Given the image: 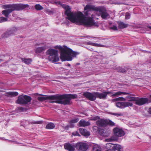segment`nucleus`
<instances>
[{
  "instance_id": "f257e3e1",
  "label": "nucleus",
  "mask_w": 151,
  "mask_h": 151,
  "mask_svg": "<svg viewBox=\"0 0 151 151\" xmlns=\"http://www.w3.org/2000/svg\"><path fill=\"white\" fill-rule=\"evenodd\" d=\"M67 14L68 17V20L73 23L80 22L84 25L90 27L96 26L97 25V23L95 22L92 18L85 17L81 12H70Z\"/></svg>"
},
{
  "instance_id": "7ed1b4c3",
  "label": "nucleus",
  "mask_w": 151,
  "mask_h": 151,
  "mask_svg": "<svg viewBox=\"0 0 151 151\" xmlns=\"http://www.w3.org/2000/svg\"><path fill=\"white\" fill-rule=\"evenodd\" d=\"M77 97L76 94H65L61 95H55V100H56L53 102L64 105L69 104L70 103L71 99H74Z\"/></svg>"
},
{
  "instance_id": "49530a36",
  "label": "nucleus",
  "mask_w": 151,
  "mask_h": 151,
  "mask_svg": "<svg viewBox=\"0 0 151 151\" xmlns=\"http://www.w3.org/2000/svg\"><path fill=\"white\" fill-rule=\"evenodd\" d=\"M43 121H34L33 123V124H41L42 123Z\"/></svg>"
},
{
  "instance_id": "a211bd4d",
  "label": "nucleus",
  "mask_w": 151,
  "mask_h": 151,
  "mask_svg": "<svg viewBox=\"0 0 151 151\" xmlns=\"http://www.w3.org/2000/svg\"><path fill=\"white\" fill-rule=\"evenodd\" d=\"M55 95L45 96H44L39 97L37 98L38 100L40 101H42L47 99L55 100Z\"/></svg>"
},
{
  "instance_id": "ddd939ff",
  "label": "nucleus",
  "mask_w": 151,
  "mask_h": 151,
  "mask_svg": "<svg viewBox=\"0 0 151 151\" xmlns=\"http://www.w3.org/2000/svg\"><path fill=\"white\" fill-rule=\"evenodd\" d=\"M148 99L147 98H139L137 97V99L135 104L139 106H141L146 103H148Z\"/></svg>"
},
{
  "instance_id": "6e6d98bb",
  "label": "nucleus",
  "mask_w": 151,
  "mask_h": 151,
  "mask_svg": "<svg viewBox=\"0 0 151 151\" xmlns=\"http://www.w3.org/2000/svg\"><path fill=\"white\" fill-rule=\"evenodd\" d=\"M80 65V63H77L76 64V65Z\"/></svg>"
},
{
  "instance_id": "58836bf2",
  "label": "nucleus",
  "mask_w": 151,
  "mask_h": 151,
  "mask_svg": "<svg viewBox=\"0 0 151 151\" xmlns=\"http://www.w3.org/2000/svg\"><path fill=\"white\" fill-rule=\"evenodd\" d=\"M110 114L115 116H116L117 117L121 116L123 115V114L121 113H115L111 112L110 113Z\"/></svg>"
},
{
  "instance_id": "3c124183",
  "label": "nucleus",
  "mask_w": 151,
  "mask_h": 151,
  "mask_svg": "<svg viewBox=\"0 0 151 151\" xmlns=\"http://www.w3.org/2000/svg\"><path fill=\"white\" fill-rule=\"evenodd\" d=\"M93 130H96L98 129V127L96 126H93Z\"/></svg>"
},
{
  "instance_id": "c756f323",
  "label": "nucleus",
  "mask_w": 151,
  "mask_h": 151,
  "mask_svg": "<svg viewBox=\"0 0 151 151\" xmlns=\"http://www.w3.org/2000/svg\"><path fill=\"white\" fill-rule=\"evenodd\" d=\"M117 137L116 136L114 135L112 136L111 137L109 138H108L106 139L107 142H112L114 141H117L118 140V139Z\"/></svg>"
},
{
  "instance_id": "aec40b11",
  "label": "nucleus",
  "mask_w": 151,
  "mask_h": 151,
  "mask_svg": "<svg viewBox=\"0 0 151 151\" xmlns=\"http://www.w3.org/2000/svg\"><path fill=\"white\" fill-rule=\"evenodd\" d=\"M96 124L100 127H105L106 125V120L100 119L97 121L96 122Z\"/></svg>"
},
{
  "instance_id": "2eb2a0df",
  "label": "nucleus",
  "mask_w": 151,
  "mask_h": 151,
  "mask_svg": "<svg viewBox=\"0 0 151 151\" xmlns=\"http://www.w3.org/2000/svg\"><path fill=\"white\" fill-rule=\"evenodd\" d=\"M110 93H112L109 91H104L101 93L96 92V98L104 99H106L107 95Z\"/></svg>"
},
{
  "instance_id": "e2e57ef3",
  "label": "nucleus",
  "mask_w": 151,
  "mask_h": 151,
  "mask_svg": "<svg viewBox=\"0 0 151 151\" xmlns=\"http://www.w3.org/2000/svg\"><path fill=\"white\" fill-rule=\"evenodd\" d=\"M149 137H150V139H151V136H150Z\"/></svg>"
},
{
  "instance_id": "37998d69",
  "label": "nucleus",
  "mask_w": 151,
  "mask_h": 151,
  "mask_svg": "<svg viewBox=\"0 0 151 151\" xmlns=\"http://www.w3.org/2000/svg\"><path fill=\"white\" fill-rule=\"evenodd\" d=\"M110 29L114 30H118L117 27L116 26H114L112 27H110Z\"/></svg>"
},
{
  "instance_id": "4d7b16f0",
  "label": "nucleus",
  "mask_w": 151,
  "mask_h": 151,
  "mask_svg": "<svg viewBox=\"0 0 151 151\" xmlns=\"http://www.w3.org/2000/svg\"><path fill=\"white\" fill-rule=\"evenodd\" d=\"M2 61H3V60L2 59H0V63L2 62Z\"/></svg>"
},
{
  "instance_id": "a19ab883",
  "label": "nucleus",
  "mask_w": 151,
  "mask_h": 151,
  "mask_svg": "<svg viewBox=\"0 0 151 151\" xmlns=\"http://www.w3.org/2000/svg\"><path fill=\"white\" fill-rule=\"evenodd\" d=\"M130 14L128 12H126L125 15V19H129L130 18Z\"/></svg>"
},
{
  "instance_id": "72a5a7b5",
  "label": "nucleus",
  "mask_w": 151,
  "mask_h": 151,
  "mask_svg": "<svg viewBox=\"0 0 151 151\" xmlns=\"http://www.w3.org/2000/svg\"><path fill=\"white\" fill-rule=\"evenodd\" d=\"M35 8L37 10H40L43 9V8L39 4H36L35 6Z\"/></svg>"
},
{
  "instance_id": "412c9836",
  "label": "nucleus",
  "mask_w": 151,
  "mask_h": 151,
  "mask_svg": "<svg viewBox=\"0 0 151 151\" xmlns=\"http://www.w3.org/2000/svg\"><path fill=\"white\" fill-rule=\"evenodd\" d=\"M79 130L81 134L85 136H88L90 135V132L85 129L80 128Z\"/></svg>"
},
{
  "instance_id": "864d4df0",
  "label": "nucleus",
  "mask_w": 151,
  "mask_h": 151,
  "mask_svg": "<svg viewBox=\"0 0 151 151\" xmlns=\"http://www.w3.org/2000/svg\"><path fill=\"white\" fill-rule=\"evenodd\" d=\"M131 97V96H128L126 97V98L127 99H130Z\"/></svg>"
},
{
  "instance_id": "0eeeda50",
  "label": "nucleus",
  "mask_w": 151,
  "mask_h": 151,
  "mask_svg": "<svg viewBox=\"0 0 151 151\" xmlns=\"http://www.w3.org/2000/svg\"><path fill=\"white\" fill-rule=\"evenodd\" d=\"M97 11L99 12L101 17L103 19H107L109 15L106 9L104 7L99 6Z\"/></svg>"
},
{
  "instance_id": "a878e982",
  "label": "nucleus",
  "mask_w": 151,
  "mask_h": 151,
  "mask_svg": "<svg viewBox=\"0 0 151 151\" xmlns=\"http://www.w3.org/2000/svg\"><path fill=\"white\" fill-rule=\"evenodd\" d=\"M118 24L119 28L122 29L125 28L129 26V24H125L123 22H118Z\"/></svg>"
},
{
  "instance_id": "0e129e2a",
  "label": "nucleus",
  "mask_w": 151,
  "mask_h": 151,
  "mask_svg": "<svg viewBox=\"0 0 151 151\" xmlns=\"http://www.w3.org/2000/svg\"><path fill=\"white\" fill-rule=\"evenodd\" d=\"M150 97L151 98V95L150 96Z\"/></svg>"
},
{
  "instance_id": "c85d7f7f",
  "label": "nucleus",
  "mask_w": 151,
  "mask_h": 151,
  "mask_svg": "<svg viewBox=\"0 0 151 151\" xmlns=\"http://www.w3.org/2000/svg\"><path fill=\"white\" fill-rule=\"evenodd\" d=\"M86 44L88 45H91L95 47H104V45L99 44L97 43H93L91 42H86Z\"/></svg>"
},
{
  "instance_id": "4468645a",
  "label": "nucleus",
  "mask_w": 151,
  "mask_h": 151,
  "mask_svg": "<svg viewBox=\"0 0 151 151\" xmlns=\"http://www.w3.org/2000/svg\"><path fill=\"white\" fill-rule=\"evenodd\" d=\"M65 148L69 151H74L76 148V143H67L65 144Z\"/></svg>"
},
{
  "instance_id": "c03bdc74",
  "label": "nucleus",
  "mask_w": 151,
  "mask_h": 151,
  "mask_svg": "<svg viewBox=\"0 0 151 151\" xmlns=\"http://www.w3.org/2000/svg\"><path fill=\"white\" fill-rule=\"evenodd\" d=\"M72 134L75 136H80L79 133L77 132H74L72 133Z\"/></svg>"
},
{
  "instance_id": "dca6fc26",
  "label": "nucleus",
  "mask_w": 151,
  "mask_h": 151,
  "mask_svg": "<svg viewBox=\"0 0 151 151\" xmlns=\"http://www.w3.org/2000/svg\"><path fill=\"white\" fill-rule=\"evenodd\" d=\"M133 104L130 102H118L116 103V106L119 108H124L129 106H132Z\"/></svg>"
},
{
  "instance_id": "393cba45",
  "label": "nucleus",
  "mask_w": 151,
  "mask_h": 151,
  "mask_svg": "<svg viewBox=\"0 0 151 151\" xmlns=\"http://www.w3.org/2000/svg\"><path fill=\"white\" fill-rule=\"evenodd\" d=\"M46 49V47L44 46L36 48L35 49V51L36 53H39L44 51Z\"/></svg>"
},
{
  "instance_id": "4c0bfd02",
  "label": "nucleus",
  "mask_w": 151,
  "mask_h": 151,
  "mask_svg": "<svg viewBox=\"0 0 151 151\" xmlns=\"http://www.w3.org/2000/svg\"><path fill=\"white\" fill-rule=\"evenodd\" d=\"M106 125L109 124L111 126H114L115 125V123L110 120H106Z\"/></svg>"
},
{
  "instance_id": "052dcab7",
  "label": "nucleus",
  "mask_w": 151,
  "mask_h": 151,
  "mask_svg": "<svg viewBox=\"0 0 151 151\" xmlns=\"http://www.w3.org/2000/svg\"><path fill=\"white\" fill-rule=\"evenodd\" d=\"M68 66H70V65L69 64L68 65Z\"/></svg>"
},
{
  "instance_id": "603ef678",
  "label": "nucleus",
  "mask_w": 151,
  "mask_h": 151,
  "mask_svg": "<svg viewBox=\"0 0 151 151\" xmlns=\"http://www.w3.org/2000/svg\"><path fill=\"white\" fill-rule=\"evenodd\" d=\"M148 112L150 114H151V108L149 109L148 110Z\"/></svg>"
},
{
  "instance_id": "9b49d317",
  "label": "nucleus",
  "mask_w": 151,
  "mask_h": 151,
  "mask_svg": "<svg viewBox=\"0 0 151 151\" xmlns=\"http://www.w3.org/2000/svg\"><path fill=\"white\" fill-rule=\"evenodd\" d=\"M56 4L57 5H59L61 6L65 10V14L67 16L66 19L68 20V17L67 15L68 14H67L68 13H69L70 12L73 13V12H71V9L70 8L69 6L68 5H66L65 4H61L60 1L56 2Z\"/></svg>"
},
{
  "instance_id": "e433bc0d",
  "label": "nucleus",
  "mask_w": 151,
  "mask_h": 151,
  "mask_svg": "<svg viewBox=\"0 0 151 151\" xmlns=\"http://www.w3.org/2000/svg\"><path fill=\"white\" fill-rule=\"evenodd\" d=\"M114 150H116L118 151H120V150L122 148V146L119 145H114Z\"/></svg>"
},
{
  "instance_id": "8fccbe9b",
  "label": "nucleus",
  "mask_w": 151,
  "mask_h": 151,
  "mask_svg": "<svg viewBox=\"0 0 151 151\" xmlns=\"http://www.w3.org/2000/svg\"><path fill=\"white\" fill-rule=\"evenodd\" d=\"M99 119V117H98V116H95V117H94L93 118V120H97V119Z\"/></svg>"
},
{
  "instance_id": "6e6552de",
  "label": "nucleus",
  "mask_w": 151,
  "mask_h": 151,
  "mask_svg": "<svg viewBox=\"0 0 151 151\" xmlns=\"http://www.w3.org/2000/svg\"><path fill=\"white\" fill-rule=\"evenodd\" d=\"M88 148V145L86 143L78 142L76 143V149L78 151H85Z\"/></svg>"
},
{
  "instance_id": "c9c22d12",
  "label": "nucleus",
  "mask_w": 151,
  "mask_h": 151,
  "mask_svg": "<svg viewBox=\"0 0 151 151\" xmlns=\"http://www.w3.org/2000/svg\"><path fill=\"white\" fill-rule=\"evenodd\" d=\"M117 70L118 72L122 73H124L126 72V70L124 68H122V67H119L117 69Z\"/></svg>"
},
{
  "instance_id": "a18cd8bd",
  "label": "nucleus",
  "mask_w": 151,
  "mask_h": 151,
  "mask_svg": "<svg viewBox=\"0 0 151 151\" xmlns=\"http://www.w3.org/2000/svg\"><path fill=\"white\" fill-rule=\"evenodd\" d=\"M45 12L47 13H50L52 12V11L48 9H45Z\"/></svg>"
},
{
  "instance_id": "9d476101",
  "label": "nucleus",
  "mask_w": 151,
  "mask_h": 151,
  "mask_svg": "<svg viewBox=\"0 0 151 151\" xmlns=\"http://www.w3.org/2000/svg\"><path fill=\"white\" fill-rule=\"evenodd\" d=\"M29 96L27 95L20 96L18 97V99L16 101L17 103L22 104L23 105L27 104L25 101L24 100V99L27 100V101L29 100Z\"/></svg>"
},
{
  "instance_id": "09e8293b",
  "label": "nucleus",
  "mask_w": 151,
  "mask_h": 151,
  "mask_svg": "<svg viewBox=\"0 0 151 151\" xmlns=\"http://www.w3.org/2000/svg\"><path fill=\"white\" fill-rule=\"evenodd\" d=\"M85 12H84V14L85 15H84L85 16H88V11L87 10L84 11Z\"/></svg>"
},
{
  "instance_id": "13d9d810",
  "label": "nucleus",
  "mask_w": 151,
  "mask_h": 151,
  "mask_svg": "<svg viewBox=\"0 0 151 151\" xmlns=\"http://www.w3.org/2000/svg\"><path fill=\"white\" fill-rule=\"evenodd\" d=\"M148 28H149V29H151V26H148Z\"/></svg>"
},
{
  "instance_id": "680f3d73",
  "label": "nucleus",
  "mask_w": 151,
  "mask_h": 151,
  "mask_svg": "<svg viewBox=\"0 0 151 151\" xmlns=\"http://www.w3.org/2000/svg\"><path fill=\"white\" fill-rule=\"evenodd\" d=\"M36 95H39L37 93H36ZM39 95H40V94H39Z\"/></svg>"
},
{
  "instance_id": "20e7f679",
  "label": "nucleus",
  "mask_w": 151,
  "mask_h": 151,
  "mask_svg": "<svg viewBox=\"0 0 151 151\" xmlns=\"http://www.w3.org/2000/svg\"><path fill=\"white\" fill-rule=\"evenodd\" d=\"M46 53L47 55H49L48 58L50 61L52 62H55L59 61V58L58 50L50 48L47 51Z\"/></svg>"
},
{
  "instance_id": "39448f33",
  "label": "nucleus",
  "mask_w": 151,
  "mask_h": 151,
  "mask_svg": "<svg viewBox=\"0 0 151 151\" xmlns=\"http://www.w3.org/2000/svg\"><path fill=\"white\" fill-rule=\"evenodd\" d=\"M29 6L28 4H9L4 6V8H8V9L19 11L23 10L25 8L28 7Z\"/></svg>"
},
{
  "instance_id": "de8ad7c7",
  "label": "nucleus",
  "mask_w": 151,
  "mask_h": 151,
  "mask_svg": "<svg viewBox=\"0 0 151 151\" xmlns=\"http://www.w3.org/2000/svg\"><path fill=\"white\" fill-rule=\"evenodd\" d=\"M29 100H28L27 101V100L26 99H24V100L26 102V103L27 104H28V103L30 102V101H31V99H31V98L29 96Z\"/></svg>"
},
{
  "instance_id": "79ce46f5",
  "label": "nucleus",
  "mask_w": 151,
  "mask_h": 151,
  "mask_svg": "<svg viewBox=\"0 0 151 151\" xmlns=\"http://www.w3.org/2000/svg\"><path fill=\"white\" fill-rule=\"evenodd\" d=\"M137 97H131L130 99H129L128 100V101H136L137 100Z\"/></svg>"
},
{
  "instance_id": "f704fd0d",
  "label": "nucleus",
  "mask_w": 151,
  "mask_h": 151,
  "mask_svg": "<svg viewBox=\"0 0 151 151\" xmlns=\"http://www.w3.org/2000/svg\"><path fill=\"white\" fill-rule=\"evenodd\" d=\"M125 101V99L124 98L122 97H119L115 99H113L112 100V101L113 102H115L118 101Z\"/></svg>"
},
{
  "instance_id": "2f4dec72",
  "label": "nucleus",
  "mask_w": 151,
  "mask_h": 151,
  "mask_svg": "<svg viewBox=\"0 0 151 151\" xmlns=\"http://www.w3.org/2000/svg\"><path fill=\"white\" fill-rule=\"evenodd\" d=\"M55 127V124L52 123H50L47 124L46 126L47 129H52L54 128Z\"/></svg>"
},
{
  "instance_id": "473e14b6",
  "label": "nucleus",
  "mask_w": 151,
  "mask_h": 151,
  "mask_svg": "<svg viewBox=\"0 0 151 151\" xmlns=\"http://www.w3.org/2000/svg\"><path fill=\"white\" fill-rule=\"evenodd\" d=\"M78 118H74L70 120L69 123L70 124H73L79 121Z\"/></svg>"
},
{
  "instance_id": "ea45409f",
  "label": "nucleus",
  "mask_w": 151,
  "mask_h": 151,
  "mask_svg": "<svg viewBox=\"0 0 151 151\" xmlns=\"http://www.w3.org/2000/svg\"><path fill=\"white\" fill-rule=\"evenodd\" d=\"M74 127V125L73 124H70L64 127L63 128L65 129L68 130L69 128H73Z\"/></svg>"
},
{
  "instance_id": "6ab92c4d",
  "label": "nucleus",
  "mask_w": 151,
  "mask_h": 151,
  "mask_svg": "<svg viewBox=\"0 0 151 151\" xmlns=\"http://www.w3.org/2000/svg\"><path fill=\"white\" fill-rule=\"evenodd\" d=\"M78 124L80 126L83 127L88 126L90 125V123L89 122L86 121L84 119H82L80 121Z\"/></svg>"
},
{
  "instance_id": "5fc2aeb1",
  "label": "nucleus",
  "mask_w": 151,
  "mask_h": 151,
  "mask_svg": "<svg viewBox=\"0 0 151 151\" xmlns=\"http://www.w3.org/2000/svg\"><path fill=\"white\" fill-rule=\"evenodd\" d=\"M19 109L21 111H23V108L22 107H20L19 108Z\"/></svg>"
},
{
  "instance_id": "f8f14e48",
  "label": "nucleus",
  "mask_w": 151,
  "mask_h": 151,
  "mask_svg": "<svg viewBox=\"0 0 151 151\" xmlns=\"http://www.w3.org/2000/svg\"><path fill=\"white\" fill-rule=\"evenodd\" d=\"M113 131L114 135L118 137L123 136L125 134L124 132L122 129L118 128H114Z\"/></svg>"
},
{
  "instance_id": "1a4fd4ad",
  "label": "nucleus",
  "mask_w": 151,
  "mask_h": 151,
  "mask_svg": "<svg viewBox=\"0 0 151 151\" xmlns=\"http://www.w3.org/2000/svg\"><path fill=\"white\" fill-rule=\"evenodd\" d=\"M96 92L91 93L88 92H84L83 93V95L89 100L93 101L96 99Z\"/></svg>"
},
{
  "instance_id": "b1692460",
  "label": "nucleus",
  "mask_w": 151,
  "mask_h": 151,
  "mask_svg": "<svg viewBox=\"0 0 151 151\" xmlns=\"http://www.w3.org/2000/svg\"><path fill=\"white\" fill-rule=\"evenodd\" d=\"M122 94L129 95L130 96H135V95L133 94H129L128 93H126V92H123L119 91V92H117L113 94L111 96H118L120 95H122Z\"/></svg>"
},
{
  "instance_id": "f3484780",
  "label": "nucleus",
  "mask_w": 151,
  "mask_h": 151,
  "mask_svg": "<svg viewBox=\"0 0 151 151\" xmlns=\"http://www.w3.org/2000/svg\"><path fill=\"white\" fill-rule=\"evenodd\" d=\"M98 7H95L94 6H93L90 4L86 5L84 8V10H87L88 11H97L98 9Z\"/></svg>"
},
{
  "instance_id": "423d86ee",
  "label": "nucleus",
  "mask_w": 151,
  "mask_h": 151,
  "mask_svg": "<svg viewBox=\"0 0 151 151\" xmlns=\"http://www.w3.org/2000/svg\"><path fill=\"white\" fill-rule=\"evenodd\" d=\"M13 11V10L11 9H5L2 11V14L4 15L6 17H0V23L3 22L7 21V18L9 17V14Z\"/></svg>"
},
{
  "instance_id": "bf43d9fd",
  "label": "nucleus",
  "mask_w": 151,
  "mask_h": 151,
  "mask_svg": "<svg viewBox=\"0 0 151 151\" xmlns=\"http://www.w3.org/2000/svg\"><path fill=\"white\" fill-rule=\"evenodd\" d=\"M39 45H41V44H37L36 45V46H38Z\"/></svg>"
},
{
  "instance_id": "7c9ffc66",
  "label": "nucleus",
  "mask_w": 151,
  "mask_h": 151,
  "mask_svg": "<svg viewBox=\"0 0 151 151\" xmlns=\"http://www.w3.org/2000/svg\"><path fill=\"white\" fill-rule=\"evenodd\" d=\"M92 151H101V148L98 145H95L93 146Z\"/></svg>"
},
{
  "instance_id": "5701e85b",
  "label": "nucleus",
  "mask_w": 151,
  "mask_h": 151,
  "mask_svg": "<svg viewBox=\"0 0 151 151\" xmlns=\"http://www.w3.org/2000/svg\"><path fill=\"white\" fill-rule=\"evenodd\" d=\"M18 94V93L17 92H7L5 95L7 97H12L17 96Z\"/></svg>"
},
{
  "instance_id": "f03ea898",
  "label": "nucleus",
  "mask_w": 151,
  "mask_h": 151,
  "mask_svg": "<svg viewBox=\"0 0 151 151\" xmlns=\"http://www.w3.org/2000/svg\"><path fill=\"white\" fill-rule=\"evenodd\" d=\"M60 51V59L62 61H70L73 58L76 57L79 54L78 52L73 51L71 49L65 46L64 48L61 46L58 47Z\"/></svg>"
},
{
  "instance_id": "cd10ccee",
  "label": "nucleus",
  "mask_w": 151,
  "mask_h": 151,
  "mask_svg": "<svg viewBox=\"0 0 151 151\" xmlns=\"http://www.w3.org/2000/svg\"><path fill=\"white\" fill-rule=\"evenodd\" d=\"M20 59L22 61L27 65H29L32 61V60L31 58H21Z\"/></svg>"
},
{
  "instance_id": "4be33fe9",
  "label": "nucleus",
  "mask_w": 151,
  "mask_h": 151,
  "mask_svg": "<svg viewBox=\"0 0 151 151\" xmlns=\"http://www.w3.org/2000/svg\"><path fill=\"white\" fill-rule=\"evenodd\" d=\"M14 32L12 30H8L6 32L1 35V37L3 38H6L12 34H14Z\"/></svg>"
},
{
  "instance_id": "bb28decb",
  "label": "nucleus",
  "mask_w": 151,
  "mask_h": 151,
  "mask_svg": "<svg viewBox=\"0 0 151 151\" xmlns=\"http://www.w3.org/2000/svg\"><path fill=\"white\" fill-rule=\"evenodd\" d=\"M106 147L108 150H114L115 148L114 145L111 143H108L106 144Z\"/></svg>"
}]
</instances>
